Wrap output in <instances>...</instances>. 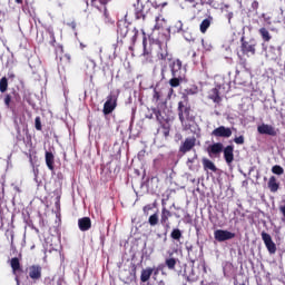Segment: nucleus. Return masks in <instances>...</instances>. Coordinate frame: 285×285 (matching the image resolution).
<instances>
[{
	"instance_id": "aec40b11",
	"label": "nucleus",
	"mask_w": 285,
	"mask_h": 285,
	"mask_svg": "<svg viewBox=\"0 0 285 285\" xmlns=\"http://www.w3.org/2000/svg\"><path fill=\"white\" fill-rule=\"evenodd\" d=\"M267 187L271 193H277V190H279V181H277V177L271 176L267 183Z\"/></svg>"
},
{
	"instance_id": "ea45409f",
	"label": "nucleus",
	"mask_w": 285,
	"mask_h": 285,
	"mask_svg": "<svg viewBox=\"0 0 285 285\" xmlns=\"http://www.w3.org/2000/svg\"><path fill=\"white\" fill-rule=\"evenodd\" d=\"M245 138L244 136H238L234 138V142L237 144V146L244 145Z\"/></svg>"
},
{
	"instance_id": "f8f14e48",
	"label": "nucleus",
	"mask_w": 285,
	"mask_h": 285,
	"mask_svg": "<svg viewBox=\"0 0 285 285\" xmlns=\"http://www.w3.org/2000/svg\"><path fill=\"white\" fill-rule=\"evenodd\" d=\"M170 217H173V213L168 210L166 207L161 208V214H160V224L168 230L170 228Z\"/></svg>"
},
{
	"instance_id": "f257e3e1",
	"label": "nucleus",
	"mask_w": 285,
	"mask_h": 285,
	"mask_svg": "<svg viewBox=\"0 0 285 285\" xmlns=\"http://www.w3.org/2000/svg\"><path fill=\"white\" fill-rule=\"evenodd\" d=\"M169 69L171 72V79H169V86L171 88H179L184 80L186 79V69H184V63L179 60H173L169 63Z\"/></svg>"
},
{
	"instance_id": "4c0bfd02",
	"label": "nucleus",
	"mask_w": 285,
	"mask_h": 285,
	"mask_svg": "<svg viewBox=\"0 0 285 285\" xmlns=\"http://www.w3.org/2000/svg\"><path fill=\"white\" fill-rule=\"evenodd\" d=\"M35 128L36 130H42V126H41V117H36L35 119Z\"/></svg>"
},
{
	"instance_id": "79ce46f5",
	"label": "nucleus",
	"mask_w": 285,
	"mask_h": 285,
	"mask_svg": "<svg viewBox=\"0 0 285 285\" xmlns=\"http://www.w3.org/2000/svg\"><path fill=\"white\" fill-rule=\"evenodd\" d=\"M153 99L154 101H159L161 99V94L157 91V89L154 90Z\"/></svg>"
},
{
	"instance_id": "9d476101",
	"label": "nucleus",
	"mask_w": 285,
	"mask_h": 285,
	"mask_svg": "<svg viewBox=\"0 0 285 285\" xmlns=\"http://www.w3.org/2000/svg\"><path fill=\"white\" fill-rule=\"evenodd\" d=\"M223 155H224L226 165L230 166V164L235 161V146L228 145L225 148H223Z\"/></svg>"
},
{
	"instance_id": "4be33fe9",
	"label": "nucleus",
	"mask_w": 285,
	"mask_h": 285,
	"mask_svg": "<svg viewBox=\"0 0 285 285\" xmlns=\"http://www.w3.org/2000/svg\"><path fill=\"white\" fill-rule=\"evenodd\" d=\"M208 99H212L214 104H222V96H219V89L213 88L209 91Z\"/></svg>"
},
{
	"instance_id": "bb28decb",
	"label": "nucleus",
	"mask_w": 285,
	"mask_h": 285,
	"mask_svg": "<svg viewBox=\"0 0 285 285\" xmlns=\"http://www.w3.org/2000/svg\"><path fill=\"white\" fill-rule=\"evenodd\" d=\"M210 28V19H204L200 23V32L206 35V31Z\"/></svg>"
},
{
	"instance_id": "4d7b16f0",
	"label": "nucleus",
	"mask_w": 285,
	"mask_h": 285,
	"mask_svg": "<svg viewBox=\"0 0 285 285\" xmlns=\"http://www.w3.org/2000/svg\"><path fill=\"white\" fill-rule=\"evenodd\" d=\"M185 130H190L189 125H185Z\"/></svg>"
},
{
	"instance_id": "f3484780",
	"label": "nucleus",
	"mask_w": 285,
	"mask_h": 285,
	"mask_svg": "<svg viewBox=\"0 0 285 285\" xmlns=\"http://www.w3.org/2000/svg\"><path fill=\"white\" fill-rule=\"evenodd\" d=\"M71 58L68 53H62L59 57L58 67L66 70L67 68H70Z\"/></svg>"
},
{
	"instance_id": "49530a36",
	"label": "nucleus",
	"mask_w": 285,
	"mask_h": 285,
	"mask_svg": "<svg viewBox=\"0 0 285 285\" xmlns=\"http://www.w3.org/2000/svg\"><path fill=\"white\" fill-rule=\"evenodd\" d=\"M142 210H144V214H145V215H148V212H149V210H153V206H151V205H146V206L142 208Z\"/></svg>"
},
{
	"instance_id": "e2e57ef3",
	"label": "nucleus",
	"mask_w": 285,
	"mask_h": 285,
	"mask_svg": "<svg viewBox=\"0 0 285 285\" xmlns=\"http://www.w3.org/2000/svg\"><path fill=\"white\" fill-rule=\"evenodd\" d=\"M81 48H86V46H83V43H80Z\"/></svg>"
},
{
	"instance_id": "473e14b6",
	"label": "nucleus",
	"mask_w": 285,
	"mask_h": 285,
	"mask_svg": "<svg viewBox=\"0 0 285 285\" xmlns=\"http://www.w3.org/2000/svg\"><path fill=\"white\" fill-rule=\"evenodd\" d=\"M148 43V39L146 38V36H144L142 38V47H144V51H142V57H150L151 52L148 51V49L146 48Z\"/></svg>"
},
{
	"instance_id": "a211bd4d",
	"label": "nucleus",
	"mask_w": 285,
	"mask_h": 285,
	"mask_svg": "<svg viewBox=\"0 0 285 285\" xmlns=\"http://www.w3.org/2000/svg\"><path fill=\"white\" fill-rule=\"evenodd\" d=\"M198 253H199V250L197 249V247H195L193 245L187 247V255H188V258L191 262V264H195V262H197V259H199Z\"/></svg>"
},
{
	"instance_id": "2f4dec72",
	"label": "nucleus",
	"mask_w": 285,
	"mask_h": 285,
	"mask_svg": "<svg viewBox=\"0 0 285 285\" xmlns=\"http://www.w3.org/2000/svg\"><path fill=\"white\" fill-rule=\"evenodd\" d=\"M8 90V78L2 77L0 79V92H6Z\"/></svg>"
},
{
	"instance_id": "393cba45",
	"label": "nucleus",
	"mask_w": 285,
	"mask_h": 285,
	"mask_svg": "<svg viewBox=\"0 0 285 285\" xmlns=\"http://www.w3.org/2000/svg\"><path fill=\"white\" fill-rule=\"evenodd\" d=\"M258 33L261 35L263 41H265L266 43H268V41H271V39H273V37L271 36V32H268V29H266L265 27H262L258 30Z\"/></svg>"
},
{
	"instance_id": "a18cd8bd",
	"label": "nucleus",
	"mask_w": 285,
	"mask_h": 285,
	"mask_svg": "<svg viewBox=\"0 0 285 285\" xmlns=\"http://www.w3.org/2000/svg\"><path fill=\"white\" fill-rule=\"evenodd\" d=\"M136 19H142L144 21L146 20V14H144L141 11L136 12Z\"/></svg>"
},
{
	"instance_id": "c85d7f7f",
	"label": "nucleus",
	"mask_w": 285,
	"mask_h": 285,
	"mask_svg": "<svg viewBox=\"0 0 285 285\" xmlns=\"http://www.w3.org/2000/svg\"><path fill=\"white\" fill-rule=\"evenodd\" d=\"M170 237H171V239H175V242H179V239H181V237H183L181 229H179V228L173 229L170 233Z\"/></svg>"
},
{
	"instance_id": "c756f323",
	"label": "nucleus",
	"mask_w": 285,
	"mask_h": 285,
	"mask_svg": "<svg viewBox=\"0 0 285 285\" xmlns=\"http://www.w3.org/2000/svg\"><path fill=\"white\" fill-rule=\"evenodd\" d=\"M156 24L154 26V30H161L164 28V23H166V20L161 17H156L155 19Z\"/></svg>"
},
{
	"instance_id": "6e6552de",
	"label": "nucleus",
	"mask_w": 285,
	"mask_h": 285,
	"mask_svg": "<svg viewBox=\"0 0 285 285\" xmlns=\"http://www.w3.org/2000/svg\"><path fill=\"white\" fill-rule=\"evenodd\" d=\"M212 136L228 139L229 137H233V130L230 129V127L219 126L212 131Z\"/></svg>"
},
{
	"instance_id": "3c124183",
	"label": "nucleus",
	"mask_w": 285,
	"mask_h": 285,
	"mask_svg": "<svg viewBox=\"0 0 285 285\" xmlns=\"http://www.w3.org/2000/svg\"><path fill=\"white\" fill-rule=\"evenodd\" d=\"M60 207H61V202L59 200V198H57L56 208H60Z\"/></svg>"
},
{
	"instance_id": "de8ad7c7",
	"label": "nucleus",
	"mask_w": 285,
	"mask_h": 285,
	"mask_svg": "<svg viewBox=\"0 0 285 285\" xmlns=\"http://www.w3.org/2000/svg\"><path fill=\"white\" fill-rule=\"evenodd\" d=\"M207 6L215 8V0H203Z\"/></svg>"
},
{
	"instance_id": "6ab92c4d",
	"label": "nucleus",
	"mask_w": 285,
	"mask_h": 285,
	"mask_svg": "<svg viewBox=\"0 0 285 285\" xmlns=\"http://www.w3.org/2000/svg\"><path fill=\"white\" fill-rule=\"evenodd\" d=\"M153 267H146L141 271L140 282H142V284H146V282L150 281V277H153Z\"/></svg>"
},
{
	"instance_id": "72a5a7b5",
	"label": "nucleus",
	"mask_w": 285,
	"mask_h": 285,
	"mask_svg": "<svg viewBox=\"0 0 285 285\" xmlns=\"http://www.w3.org/2000/svg\"><path fill=\"white\" fill-rule=\"evenodd\" d=\"M272 173L274 175H284V168L279 165H275L272 167Z\"/></svg>"
},
{
	"instance_id": "f03ea898",
	"label": "nucleus",
	"mask_w": 285,
	"mask_h": 285,
	"mask_svg": "<svg viewBox=\"0 0 285 285\" xmlns=\"http://www.w3.org/2000/svg\"><path fill=\"white\" fill-rule=\"evenodd\" d=\"M117 35L121 37V39H126V37H130L131 46L137 43V37H139V30L137 28H130L126 20H120L117 23Z\"/></svg>"
},
{
	"instance_id": "423d86ee",
	"label": "nucleus",
	"mask_w": 285,
	"mask_h": 285,
	"mask_svg": "<svg viewBox=\"0 0 285 285\" xmlns=\"http://www.w3.org/2000/svg\"><path fill=\"white\" fill-rule=\"evenodd\" d=\"M235 233L226 229H216L214 232V239H216V242H228L229 239H235Z\"/></svg>"
},
{
	"instance_id": "0eeeda50",
	"label": "nucleus",
	"mask_w": 285,
	"mask_h": 285,
	"mask_svg": "<svg viewBox=\"0 0 285 285\" xmlns=\"http://www.w3.org/2000/svg\"><path fill=\"white\" fill-rule=\"evenodd\" d=\"M262 239L271 255H275L277 253V245H275V242H273V237H271V234L266 232H262Z\"/></svg>"
},
{
	"instance_id": "412c9836",
	"label": "nucleus",
	"mask_w": 285,
	"mask_h": 285,
	"mask_svg": "<svg viewBox=\"0 0 285 285\" xmlns=\"http://www.w3.org/2000/svg\"><path fill=\"white\" fill-rule=\"evenodd\" d=\"M45 159L49 170H55V154L52 151H46Z\"/></svg>"
},
{
	"instance_id": "0e129e2a",
	"label": "nucleus",
	"mask_w": 285,
	"mask_h": 285,
	"mask_svg": "<svg viewBox=\"0 0 285 285\" xmlns=\"http://www.w3.org/2000/svg\"><path fill=\"white\" fill-rule=\"evenodd\" d=\"M35 173H36V175H37V173H39V169H35Z\"/></svg>"
},
{
	"instance_id": "a878e982",
	"label": "nucleus",
	"mask_w": 285,
	"mask_h": 285,
	"mask_svg": "<svg viewBox=\"0 0 285 285\" xmlns=\"http://www.w3.org/2000/svg\"><path fill=\"white\" fill-rule=\"evenodd\" d=\"M158 59L161 66H164V61H173V56L168 53V50H165L158 53Z\"/></svg>"
},
{
	"instance_id": "a19ab883",
	"label": "nucleus",
	"mask_w": 285,
	"mask_h": 285,
	"mask_svg": "<svg viewBox=\"0 0 285 285\" xmlns=\"http://www.w3.org/2000/svg\"><path fill=\"white\" fill-rule=\"evenodd\" d=\"M12 95H13L14 101L19 104L21 101V95H19V92L14 89H12Z\"/></svg>"
},
{
	"instance_id": "680f3d73",
	"label": "nucleus",
	"mask_w": 285,
	"mask_h": 285,
	"mask_svg": "<svg viewBox=\"0 0 285 285\" xmlns=\"http://www.w3.org/2000/svg\"><path fill=\"white\" fill-rule=\"evenodd\" d=\"M50 35H51L52 39H55V33H53V32H50Z\"/></svg>"
},
{
	"instance_id": "69168bd1",
	"label": "nucleus",
	"mask_w": 285,
	"mask_h": 285,
	"mask_svg": "<svg viewBox=\"0 0 285 285\" xmlns=\"http://www.w3.org/2000/svg\"><path fill=\"white\" fill-rule=\"evenodd\" d=\"M169 92H173V88L169 89Z\"/></svg>"
},
{
	"instance_id": "7ed1b4c3",
	"label": "nucleus",
	"mask_w": 285,
	"mask_h": 285,
	"mask_svg": "<svg viewBox=\"0 0 285 285\" xmlns=\"http://www.w3.org/2000/svg\"><path fill=\"white\" fill-rule=\"evenodd\" d=\"M240 52L245 57L254 56L257 52V42L255 40L246 41L244 37L240 39Z\"/></svg>"
},
{
	"instance_id": "2eb2a0df",
	"label": "nucleus",
	"mask_w": 285,
	"mask_h": 285,
	"mask_svg": "<svg viewBox=\"0 0 285 285\" xmlns=\"http://www.w3.org/2000/svg\"><path fill=\"white\" fill-rule=\"evenodd\" d=\"M10 266L12 268L13 275H16V282H19V276H17V274L23 272V269L21 268V262L18 257H13L10 261Z\"/></svg>"
},
{
	"instance_id": "13d9d810",
	"label": "nucleus",
	"mask_w": 285,
	"mask_h": 285,
	"mask_svg": "<svg viewBox=\"0 0 285 285\" xmlns=\"http://www.w3.org/2000/svg\"><path fill=\"white\" fill-rule=\"evenodd\" d=\"M10 79H14V73L9 75Z\"/></svg>"
},
{
	"instance_id": "bf43d9fd",
	"label": "nucleus",
	"mask_w": 285,
	"mask_h": 285,
	"mask_svg": "<svg viewBox=\"0 0 285 285\" xmlns=\"http://www.w3.org/2000/svg\"><path fill=\"white\" fill-rule=\"evenodd\" d=\"M158 285H166V283L164 281H160Z\"/></svg>"
},
{
	"instance_id": "e433bc0d",
	"label": "nucleus",
	"mask_w": 285,
	"mask_h": 285,
	"mask_svg": "<svg viewBox=\"0 0 285 285\" xmlns=\"http://www.w3.org/2000/svg\"><path fill=\"white\" fill-rule=\"evenodd\" d=\"M185 1L186 3H194L193 8H198V12H202V10H204V6L195 2V0H185Z\"/></svg>"
},
{
	"instance_id": "5701e85b",
	"label": "nucleus",
	"mask_w": 285,
	"mask_h": 285,
	"mask_svg": "<svg viewBox=\"0 0 285 285\" xmlns=\"http://www.w3.org/2000/svg\"><path fill=\"white\" fill-rule=\"evenodd\" d=\"M203 168L204 170H212V173H217V166L208 158H203Z\"/></svg>"
},
{
	"instance_id": "37998d69",
	"label": "nucleus",
	"mask_w": 285,
	"mask_h": 285,
	"mask_svg": "<svg viewBox=\"0 0 285 285\" xmlns=\"http://www.w3.org/2000/svg\"><path fill=\"white\" fill-rule=\"evenodd\" d=\"M252 10H254V12H257V10H259V1L254 0L252 2Z\"/></svg>"
},
{
	"instance_id": "864d4df0",
	"label": "nucleus",
	"mask_w": 285,
	"mask_h": 285,
	"mask_svg": "<svg viewBox=\"0 0 285 285\" xmlns=\"http://www.w3.org/2000/svg\"><path fill=\"white\" fill-rule=\"evenodd\" d=\"M104 16L106 17V18H108V9L105 7V10H104Z\"/></svg>"
},
{
	"instance_id": "58836bf2",
	"label": "nucleus",
	"mask_w": 285,
	"mask_h": 285,
	"mask_svg": "<svg viewBox=\"0 0 285 285\" xmlns=\"http://www.w3.org/2000/svg\"><path fill=\"white\" fill-rule=\"evenodd\" d=\"M12 102V96H10V94H7L6 96H4V106L7 107V108H10V104Z\"/></svg>"
},
{
	"instance_id": "20e7f679",
	"label": "nucleus",
	"mask_w": 285,
	"mask_h": 285,
	"mask_svg": "<svg viewBox=\"0 0 285 285\" xmlns=\"http://www.w3.org/2000/svg\"><path fill=\"white\" fill-rule=\"evenodd\" d=\"M115 108H117V95L110 94L107 96V100L104 104L102 112L104 115H111V112L115 111Z\"/></svg>"
},
{
	"instance_id": "c9c22d12",
	"label": "nucleus",
	"mask_w": 285,
	"mask_h": 285,
	"mask_svg": "<svg viewBox=\"0 0 285 285\" xmlns=\"http://www.w3.org/2000/svg\"><path fill=\"white\" fill-rule=\"evenodd\" d=\"M156 119L158 124H160V126L166 124V121H168V119H164V117L161 116V111L159 110L156 112Z\"/></svg>"
},
{
	"instance_id": "cd10ccee",
	"label": "nucleus",
	"mask_w": 285,
	"mask_h": 285,
	"mask_svg": "<svg viewBox=\"0 0 285 285\" xmlns=\"http://www.w3.org/2000/svg\"><path fill=\"white\" fill-rule=\"evenodd\" d=\"M160 128L163 130L164 137H169L170 136V122L165 121L163 125H160Z\"/></svg>"
},
{
	"instance_id": "8fccbe9b",
	"label": "nucleus",
	"mask_w": 285,
	"mask_h": 285,
	"mask_svg": "<svg viewBox=\"0 0 285 285\" xmlns=\"http://www.w3.org/2000/svg\"><path fill=\"white\" fill-rule=\"evenodd\" d=\"M195 159H197V155H195L194 158H188L187 164H194Z\"/></svg>"
},
{
	"instance_id": "c03bdc74",
	"label": "nucleus",
	"mask_w": 285,
	"mask_h": 285,
	"mask_svg": "<svg viewBox=\"0 0 285 285\" xmlns=\"http://www.w3.org/2000/svg\"><path fill=\"white\" fill-rule=\"evenodd\" d=\"M230 9V4L226 3V2H222L220 3V10L228 12V10Z\"/></svg>"
},
{
	"instance_id": "6e6d98bb",
	"label": "nucleus",
	"mask_w": 285,
	"mask_h": 285,
	"mask_svg": "<svg viewBox=\"0 0 285 285\" xmlns=\"http://www.w3.org/2000/svg\"><path fill=\"white\" fill-rule=\"evenodd\" d=\"M161 72H166V65L163 66Z\"/></svg>"
},
{
	"instance_id": "4468645a",
	"label": "nucleus",
	"mask_w": 285,
	"mask_h": 285,
	"mask_svg": "<svg viewBox=\"0 0 285 285\" xmlns=\"http://www.w3.org/2000/svg\"><path fill=\"white\" fill-rule=\"evenodd\" d=\"M257 130L259 135H269L271 137H275L277 135V131H275V128L266 124L258 126Z\"/></svg>"
},
{
	"instance_id": "b1692460",
	"label": "nucleus",
	"mask_w": 285,
	"mask_h": 285,
	"mask_svg": "<svg viewBox=\"0 0 285 285\" xmlns=\"http://www.w3.org/2000/svg\"><path fill=\"white\" fill-rule=\"evenodd\" d=\"M177 262H179V259L175 257H167L165 259V266L168 267V271H175L177 268Z\"/></svg>"
},
{
	"instance_id": "09e8293b",
	"label": "nucleus",
	"mask_w": 285,
	"mask_h": 285,
	"mask_svg": "<svg viewBox=\"0 0 285 285\" xmlns=\"http://www.w3.org/2000/svg\"><path fill=\"white\" fill-rule=\"evenodd\" d=\"M131 274H132L134 276L137 275V265H132Z\"/></svg>"
},
{
	"instance_id": "1a4fd4ad",
	"label": "nucleus",
	"mask_w": 285,
	"mask_h": 285,
	"mask_svg": "<svg viewBox=\"0 0 285 285\" xmlns=\"http://www.w3.org/2000/svg\"><path fill=\"white\" fill-rule=\"evenodd\" d=\"M196 144H197V138L195 137L186 138L185 141L179 147V153H183V155H186V153H190V150L195 148Z\"/></svg>"
},
{
	"instance_id": "ddd939ff",
	"label": "nucleus",
	"mask_w": 285,
	"mask_h": 285,
	"mask_svg": "<svg viewBox=\"0 0 285 285\" xmlns=\"http://www.w3.org/2000/svg\"><path fill=\"white\" fill-rule=\"evenodd\" d=\"M41 271H42V268L40 267V265L29 266V277H30V279H32L33 282H38V279L41 278Z\"/></svg>"
},
{
	"instance_id": "dca6fc26",
	"label": "nucleus",
	"mask_w": 285,
	"mask_h": 285,
	"mask_svg": "<svg viewBox=\"0 0 285 285\" xmlns=\"http://www.w3.org/2000/svg\"><path fill=\"white\" fill-rule=\"evenodd\" d=\"M78 228L82 233H86V230H89L92 228V220H90V217H82L78 220Z\"/></svg>"
},
{
	"instance_id": "f704fd0d",
	"label": "nucleus",
	"mask_w": 285,
	"mask_h": 285,
	"mask_svg": "<svg viewBox=\"0 0 285 285\" xmlns=\"http://www.w3.org/2000/svg\"><path fill=\"white\" fill-rule=\"evenodd\" d=\"M159 271H164V265H158L157 267H153V279H157V276L159 275Z\"/></svg>"
},
{
	"instance_id": "052dcab7",
	"label": "nucleus",
	"mask_w": 285,
	"mask_h": 285,
	"mask_svg": "<svg viewBox=\"0 0 285 285\" xmlns=\"http://www.w3.org/2000/svg\"><path fill=\"white\" fill-rule=\"evenodd\" d=\"M193 57H197V52L193 51Z\"/></svg>"
},
{
	"instance_id": "9b49d317",
	"label": "nucleus",
	"mask_w": 285,
	"mask_h": 285,
	"mask_svg": "<svg viewBox=\"0 0 285 285\" xmlns=\"http://www.w3.org/2000/svg\"><path fill=\"white\" fill-rule=\"evenodd\" d=\"M222 153H224V144L222 142H214L207 147V154L210 157H218Z\"/></svg>"
},
{
	"instance_id": "39448f33",
	"label": "nucleus",
	"mask_w": 285,
	"mask_h": 285,
	"mask_svg": "<svg viewBox=\"0 0 285 285\" xmlns=\"http://www.w3.org/2000/svg\"><path fill=\"white\" fill-rule=\"evenodd\" d=\"M178 117H179V121L180 124H183L184 126V122L188 120H190V106L188 105H184L183 101H179L178 102Z\"/></svg>"
},
{
	"instance_id": "5fc2aeb1",
	"label": "nucleus",
	"mask_w": 285,
	"mask_h": 285,
	"mask_svg": "<svg viewBox=\"0 0 285 285\" xmlns=\"http://www.w3.org/2000/svg\"><path fill=\"white\" fill-rule=\"evenodd\" d=\"M16 1V3H18V4H23V0H14Z\"/></svg>"
},
{
	"instance_id": "7c9ffc66",
	"label": "nucleus",
	"mask_w": 285,
	"mask_h": 285,
	"mask_svg": "<svg viewBox=\"0 0 285 285\" xmlns=\"http://www.w3.org/2000/svg\"><path fill=\"white\" fill-rule=\"evenodd\" d=\"M148 224L150 226H157V224H159V215H157V213H156V214H153L151 216H149Z\"/></svg>"
},
{
	"instance_id": "603ef678",
	"label": "nucleus",
	"mask_w": 285,
	"mask_h": 285,
	"mask_svg": "<svg viewBox=\"0 0 285 285\" xmlns=\"http://www.w3.org/2000/svg\"><path fill=\"white\" fill-rule=\"evenodd\" d=\"M279 210H281L282 215L285 217V206H281Z\"/></svg>"
}]
</instances>
